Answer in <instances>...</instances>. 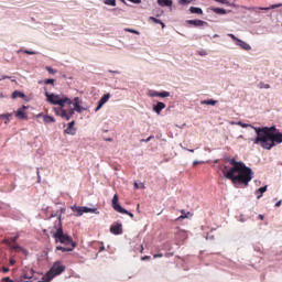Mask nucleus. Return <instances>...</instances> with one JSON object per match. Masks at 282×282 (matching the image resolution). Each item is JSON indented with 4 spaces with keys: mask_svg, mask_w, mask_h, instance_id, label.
Returning a JSON list of instances; mask_svg holds the SVG:
<instances>
[{
    "mask_svg": "<svg viewBox=\"0 0 282 282\" xmlns=\"http://www.w3.org/2000/svg\"><path fill=\"white\" fill-rule=\"evenodd\" d=\"M44 85H54V79H45Z\"/></svg>",
    "mask_w": 282,
    "mask_h": 282,
    "instance_id": "obj_45",
    "label": "nucleus"
},
{
    "mask_svg": "<svg viewBox=\"0 0 282 282\" xmlns=\"http://www.w3.org/2000/svg\"><path fill=\"white\" fill-rule=\"evenodd\" d=\"M75 111H77V113H83V111H87V107H74Z\"/></svg>",
    "mask_w": 282,
    "mask_h": 282,
    "instance_id": "obj_35",
    "label": "nucleus"
},
{
    "mask_svg": "<svg viewBox=\"0 0 282 282\" xmlns=\"http://www.w3.org/2000/svg\"><path fill=\"white\" fill-rule=\"evenodd\" d=\"M10 263H11V265H14V263H17V261L14 259H11Z\"/></svg>",
    "mask_w": 282,
    "mask_h": 282,
    "instance_id": "obj_62",
    "label": "nucleus"
},
{
    "mask_svg": "<svg viewBox=\"0 0 282 282\" xmlns=\"http://www.w3.org/2000/svg\"><path fill=\"white\" fill-rule=\"evenodd\" d=\"M84 213H93L94 215H100V212L96 207L84 206Z\"/></svg>",
    "mask_w": 282,
    "mask_h": 282,
    "instance_id": "obj_21",
    "label": "nucleus"
},
{
    "mask_svg": "<svg viewBox=\"0 0 282 282\" xmlns=\"http://www.w3.org/2000/svg\"><path fill=\"white\" fill-rule=\"evenodd\" d=\"M12 78L11 76L8 75H0V80H6Z\"/></svg>",
    "mask_w": 282,
    "mask_h": 282,
    "instance_id": "obj_47",
    "label": "nucleus"
},
{
    "mask_svg": "<svg viewBox=\"0 0 282 282\" xmlns=\"http://www.w3.org/2000/svg\"><path fill=\"white\" fill-rule=\"evenodd\" d=\"M36 173H37V180L39 182H41V171L37 169Z\"/></svg>",
    "mask_w": 282,
    "mask_h": 282,
    "instance_id": "obj_55",
    "label": "nucleus"
},
{
    "mask_svg": "<svg viewBox=\"0 0 282 282\" xmlns=\"http://www.w3.org/2000/svg\"><path fill=\"white\" fill-rule=\"evenodd\" d=\"M227 36H229V39H231L236 45H238V47H241V50H246V52H250V50H252V46H250V44H248V42L236 37L235 34L232 33H228Z\"/></svg>",
    "mask_w": 282,
    "mask_h": 282,
    "instance_id": "obj_8",
    "label": "nucleus"
},
{
    "mask_svg": "<svg viewBox=\"0 0 282 282\" xmlns=\"http://www.w3.org/2000/svg\"><path fill=\"white\" fill-rule=\"evenodd\" d=\"M237 124L239 127H242V129H248V127H250L251 129H253V131H254V129H262V127H254V126H252L250 123H243L241 121H238Z\"/></svg>",
    "mask_w": 282,
    "mask_h": 282,
    "instance_id": "obj_24",
    "label": "nucleus"
},
{
    "mask_svg": "<svg viewBox=\"0 0 282 282\" xmlns=\"http://www.w3.org/2000/svg\"><path fill=\"white\" fill-rule=\"evenodd\" d=\"M12 98H23L25 100H28V97L25 96V94H23L22 91L15 90L12 93Z\"/></svg>",
    "mask_w": 282,
    "mask_h": 282,
    "instance_id": "obj_27",
    "label": "nucleus"
},
{
    "mask_svg": "<svg viewBox=\"0 0 282 282\" xmlns=\"http://www.w3.org/2000/svg\"><path fill=\"white\" fill-rule=\"evenodd\" d=\"M22 52H23L24 54H29V55H31V56H34V55L37 54L35 51H29V50H23Z\"/></svg>",
    "mask_w": 282,
    "mask_h": 282,
    "instance_id": "obj_41",
    "label": "nucleus"
},
{
    "mask_svg": "<svg viewBox=\"0 0 282 282\" xmlns=\"http://www.w3.org/2000/svg\"><path fill=\"white\" fill-rule=\"evenodd\" d=\"M109 12H112L115 17H122V14H124V9L113 8L109 9Z\"/></svg>",
    "mask_w": 282,
    "mask_h": 282,
    "instance_id": "obj_19",
    "label": "nucleus"
},
{
    "mask_svg": "<svg viewBox=\"0 0 282 282\" xmlns=\"http://www.w3.org/2000/svg\"><path fill=\"white\" fill-rule=\"evenodd\" d=\"M217 102L218 101L215 99H204V100H200L198 105H208V106L215 107Z\"/></svg>",
    "mask_w": 282,
    "mask_h": 282,
    "instance_id": "obj_20",
    "label": "nucleus"
},
{
    "mask_svg": "<svg viewBox=\"0 0 282 282\" xmlns=\"http://www.w3.org/2000/svg\"><path fill=\"white\" fill-rule=\"evenodd\" d=\"M155 107H166V105L162 101H159L158 105H155Z\"/></svg>",
    "mask_w": 282,
    "mask_h": 282,
    "instance_id": "obj_51",
    "label": "nucleus"
},
{
    "mask_svg": "<svg viewBox=\"0 0 282 282\" xmlns=\"http://www.w3.org/2000/svg\"><path fill=\"white\" fill-rule=\"evenodd\" d=\"M216 1L217 3H221V6H230V1L228 0H214Z\"/></svg>",
    "mask_w": 282,
    "mask_h": 282,
    "instance_id": "obj_38",
    "label": "nucleus"
},
{
    "mask_svg": "<svg viewBox=\"0 0 282 282\" xmlns=\"http://www.w3.org/2000/svg\"><path fill=\"white\" fill-rule=\"evenodd\" d=\"M260 88H261V89H270V86H269V84H263V83H261V84H260Z\"/></svg>",
    "mask_w": 282,
    "mask_h": 282,
    "instance_id": "obj_46",
    "label": "nucleus"
},
{
    "mask_svg": "<svg viewBox=\"0 0 282 282\" xmlns=\"http://www.w3.org/2000/svg\"><path fill=\"white\" fill-rule=\"evenodd\" d=\"M105 6H111V8H116L117 1L116 0H104Z\"/></svg>",
    "mask_w": 282,
    "mask_h": 282,
    "instance_id": "obj_30",
    "label": "nucleus"
},
{
    "mask_svg": "<svg viewBox=\"0 0 282 282\" xmlns=\"http://www.w3.org/2000/svg\"><path fill=\"white\" fill-rule=\"evenodd\" d=\"M256 252H261V247H254Z\"/></svg>",
    "mask_w": 282,
    "mask_h": 282,
    "instance_id": "obj_56",
    "label": "nucleus"
},
{
    "mask_svg": "<svg viewBox=\"0 0 282 282\" xmlns=\"http://www.w3.org/2000/svg\"><path fill=\"white\" fill-rule=\"evenodd\" d=\"M281 3L278 4H271L270 7H241V10H247L243 12V14H247L245 19L251 23V25H254L257 23H261L263 21V13L262 11L268 12L269 10H276V8H281Z\"/></svg>",
    "mask_w": 282,
    "mask_h": 282,
    "instance_id": "obj_3",
    "label": "nucleus"
},
{
    "mask_svg": "<svg viewBox=\"0 0 282 282\" xmlns=\"http://www.w3.org/2000/svg\"><path fill=\"white\" fill-rule=\"evenodd\" d=\"M19 235H15L14 237L10 239H3L2 242L6 243V246H12V243L17 242V240L19 239Z\"/></svg>",
    "mask_w": 282,
    "mask_h": 282,
    "instance_id": "obj_23",
    "label": "nucleus"
},
{
    "mask_svg": "<svg viewBox=\"0 0 282 282\" xmlns=\"http://www.w3.org/2000/svg\"><path fill=\"white\" fill-rule=\"evenodd\" d=\"M162 109H164V107H153L152 110L158 113V116H160V113H162Z\"/></svg>",
    "mask_w": 282,
    "mask_h": 282,
    "instance_id": "obj_36",
    "label": "nucleus"
},
{
    "mask_svg": "<svg viewBox=\"0 0 282 282\" xmlns=\"http://www.w3.org/2000/svg\"><path fill=\"white\" fill-rule=\"evenodd\" d=\"M279 206H281V200H278V202L275 203V207L279 208Z\"/></svg>",
    "mask_w": 282,
    "mask_h": 282,
    "instance_id": "obj_59",
    "label": "nucleus"
},
{
    "mask_svg": "<svg viewBox=\"0 0 282 282\" xmlns=\"http://www.w3.org/2000/svg\"><path fill=\"white\" fill-rule=\"evenodd\" d=\"M76 124V121H70L67 124V128L65 129V133H67V135H76V128H74V126Z\"/></svg>",
    "mask_w": 282,
    "mask_h": 282,
    "instance_id": "obj_14",
    "label": "nucleus"
},
{
    "mask_svg": "<svg viewBox=\"0 0 282 282\" xmlns=\"http://www.w3.org/2000/svg\"><path fill=\"white\" fill-rule=\"evenodd\" d=\"M232 166L228 170L225 165L223 175L225 180H230L234 186H248L254 180V172L252 167L246 165L242 161H237L235 158L227 159Z\"/></svg>",
    "mask_w": 282,
    "mask_h": 282,
    "instance_id": "obj_1",
    "label": "nucleus"
},
{
    "mask_svg": "<svg viewBox=\"0 0 282 282\" xmlns=\"http://www.w3.org/2000/svg\"><path fill=\"white\" fill-rule=\"evenodd\" d=\"M159 95H160V91L158 90H152V89L148 90V96H150V98L159 97Z\"/></svg>",
    "mask_w": 282,
    "mask_h": 282,
    "instance_id": "obj_28",
    "label": "nucleus"
},
{
    "mask_svg": "<svg viewBox=\"0 0 282 282\" xmlns=\"http://www.w3.org/2000/svg\"><path fill=\"white\" fill-rule=\"evenodd\" d=\"M149 259H151V256H144L141 258L142 261H149Z\"/></svg>",
    "mask_w": 282,
    "mask_h": 282,
    "instance_id": "obj_53",
    "label": "nucleus"
},
{
    "mask_svg": "<svg viewBox=\"0 0 282 282\" xmlns=\"http://www.w3.org/2000/svg\"><path fill=\"white\" fill-rule=\"evenodd\" d=\"M159 25H161L163 30L166 28V24H164V22H162V21H161V23H159Z\"/></svg>",
    "mask_w": 282,
    "mask_h": 282,
    "instance_id": "obj_58",
    "label": "nucleus"
},
{
    "mask_svg": "<svg viewBox=\"0 0 282 282\" xmlns=\"http://www.w3.org/2000/svg\"><path fill=\"white\" fill-rule=\"evenodd\" d=\"M198 56H208V52L206 50L197 51Z\"/></svg>",
    "mask_w": 282,
    "mask_h": 282,
    "instance_id": "obj_40",
    "label": "nucleus"
},
{
    "mask_svg": "<svg viewBox=\"0 0 282 282\" xmlns=\"http://www.w3.org/2000/svg\"><path fill=\"white\" fill-rule=\"evenodd\" d=\"M165 257H173V252L165 253Z\"/></svg>",
    "mask_w": 282,
    "mask_h": 282,
    "instance_id": "obj_61",
    "label": "nucleus"
},
{
    "mask_svg": "<svg viewBox=\"0 0 282 282\" xmlns=\"http://www.w3.org/2000/svg\"><path fill=\"white\" fill-rule=\"evenodd\" d=\"M54 109H55L56 113H59V116L62 118H66V120H70L72 116H74V112L76 111V109H74V108H70L69 112H67V110L63 109V107H57Z\"/></svg>",
    "mask_w": 282,
    "mask_h": 282,
    "instance_id": "obj_9",
    "label": "nucleus"
},
{
    "mask_svg": "<svg viewBox=\"0 0 282 282\" xmlns=\"http://www.w3.org/2000/svg\"><path fill=\"white\" fill-rule=\"evenodd\" d=\"M227 7L228 8H236V9L247 8V6H240V4L235 3V0H234V2H229V4H227Z\"/></svg>",
    "mask_w": 282,
    "mask_h": 282,
    "instance_id": "obj_31",
    "label": "nucleus"
},
{
    "mask_svg": "<svg viewBox=\"0 0 282 282\" xmlns=\"http://www.w3.org/2000/svg\"><path fill=\"white\" fill-rule=\"evenodd\" d=\"M187 25H194V28H203V25H208V22L204 20H186Z\"/></svg>",
    "mask_w": 282,
    "mask_h": 282,
    "instance_id": "obj_12",
    "label": "nucleus"
},
{
    "mask_svg": "<svg viewBox=\"0 0 282 282\" xmlns=\"http://www.w3.org/2000/svg\"><path fill=\"white\" fill-rule=\"evenodd\" d=\"M150 21H153V23L160 24L162 23V20L155 18V17H150Z\"/></svg>",
    "mask_w": 282,
    "mask_h": 282,
    "instance_id": "obj_42",
    "label": "nucleus"
},
{
    "mask_svg": "<svg viewBox=\"0 0 282 282\" xmlns=\"http://www.w3.org/2000/svg\"><path fill=\"white\" fill-rule=\"evenodd\" d=\"M11 248V250H21L22 252H24V254H28V251H25V249H23V247L15 245V246H9Z\"/></svg>",
    "mask_w": 282,
    "mask_h": 282,
    "instance_id": "obj_29",
    "label": "nucleus"
},
{
    "mask_svg": "<svg viewBox=\"0 0 282 282\" xmlns=\"http://www.w3.org/2000/svg\"><path fill=\"white\" fill-rule=\"evenodd\" d=\"M162 257H164V253H155V254L153 256L154 259H160V258H162Z\"/></svg>",
    "mask_w": 282,
    "mask_h": 282,
    "instance_id": "obj_48",
    "label": "nucleus"
},
{
    "mask_svg": "<svg viewBox=\"0 0 282 282\" xmlns=\"http://www.w3.org/2000/svg\"><path fill=\"white\" fill-rule=\"evenodd\" d=\"M182 216H180L177 219H188V215L184 213V209L182 210Z\"/></svg>",
    "mask_w": 282,
    "mask_h": 282,
    "instance_id": "obj_44",
    "label": "nucleus"
},
{
    "mask_svg": "<svg viewBox=\"0 0 282 282\" xmlns=\"http://www.w3.org/2000/svg\"><path fill=\"white\" fill-rule=\"evenodd\" d=\"M65 270V264L61 261H56L53 263L52 268L48 270V272L42 276L41 280L35 278V282H50L56 279V276L63 274V271Z\"/></svg>",
    "mask_w": 282,
    "mask_h": 282,
    "instance_id": "obj_6",
    "label": "nucleus"
},
{
    "mask_svg": "<svg viewBox=\"0 0 282 282\" xmlns=\"http://www.w3.org/2000/svg\"><path fill=\"white\" fill-rule=\"evenodd\" d=\"M169 96H171V93L166 90L159 93V98H169Z\"/></svg>",
    "mask_w": 282,
    "mask_h": 282,
    "instance_id": "obj_33",
    "label": "nucleus"
},
{
    "mask_svg": "<svg viewBox=\"0 0 282 282\" xmlns=\"http://www.w3.org/2000/svg\"><path fill=\"white\" fill-rule=\"evenodd\" d=\"M109 98H111V94H109V93L105 94L99 99L97 107H104L105 105H107V102H109Z\"/></svg>",
    "mask_w": 282,
    "mask_h": 282,
    "instance_id": "obj_16",
    "label": "nucleus"
},
{
    "mask_svg": "<svg viewBox=\"0 0 282 282\" xmlns=\"http://www.w3.org/2000/svg\"><path fill=\"white\" fill-rule=\"evenodd\" d=\"M259 219L263 220L265 219V216H263L262 214L259 215Z\"/></svg>",
    "mask_w": 282,
    "mask_h": 282,
    "instance_id": "obj_63",
    "label": "nucleus"
},
{
    "mask_svg": "<svg viewBox=\"0 0 282 282\" xmlns=\"http://www.w3.org/2000/svg\"><path fill=\"white\" fill-rule=\"evenodd\" d=\"M10 118H12V113H2L0 115V120H10Z\"/></svg>",
    "mask_w": 282,
    "mask_h": 282,
    "instance_id": "obj_32",
    "label": "nucleus"
},
{
    "mask_svg": "<svg viewBox=\"0 0 282 282\" xmlns=\"http://www.w3.org/2000/svg\"><path fill=\"white\" fill-rule=\"evenodd\" d=\"M268 191V185H264L262 187H259L256 191V194L259 193V195L257 196V199H261V197H263V193H265Z\"/></svg>",
    "mask_w": 282,
    "mask_h": 282,
    "instance_id": "obj_22",
    "label": "nucleus"
},
{
    "mask_svg": "<svg viewBox=\"0 0 282 282\" xmlns=\"http://www.w3.org/2000/svg\"><path fill=\"white\" fill-rule=\"evenodd\" d=\"M159 25H161L163 30L166 28V24H164V22H162V21H161V23H159Z\"/></svg>",
    "mask_w": 282,
    "mask_h": 282,
    "instance_id": "obj_57",
    "label": "nucleus"
},
{
    "mask_svg": "<svg viewBox=\"0 0 282 282\" xmlns=\"http://www.w3.org/2000/svg\"><path fill=\"white\" fill-rule=\"evenodd\" d=\"M106 142H113V138H107Z\"/></svg>",
    "mask_w": 282,
    "mask_h": 282,
    "instance_id": "obj_60",
    "label": "nucleus"
},
{
    "mask_svg": "<svg viewBox=\"0 0 282 282\" xmlns=\"http://www.w3.org/2000/svg\"><path fill=\"white\" fill-rule=\"evenodd\" d=\"M54 228L56 231H51V235L55 239L56 243H58L59 241V243H62L63 246H70V248H76V243L74 242L72 236L63 231V221L61 220V216L58 220L54 223Z\"/></svg>",
    "mask_w": 282,
    "mask_h": 282,
    "instance_id": "obj_4",
    "label": "nucleus"
},
{
    "mask_svg": "<svg viewBox=\"0 0 282 282\" xmlns=\"http://www.w3.org/2000/svg\"><path fill=\"white\" fill-rule=\"evenodd\" d=\"M206 239H207V240L210 239V240L213 241V240H215V236H213V235H210V234H207Z\"/></svg>",
    "mask_w": 282,
    "mask_h": 282,
    "instance_id": "obj_49",
    "label": "nucleus"
},
{
    "mask_svg": "<svg viewBox=\"0 0 282 282\" xmlns=\"http://www.w3.org/2000/svg\"><path fill=\"white\" fill-rule=\"evenodd\" d=\"M56 250H59V252H74V247L57 246Z\"/></svg>",
    "mask_w": 282,
    "mask_h": 282,
    "instance_id": "obj_26",
    "label": "nucleus"
},
{
    "mask_svg": "<svg viewBox=\"0 0 282 282\" xmlns=\"http://www.w3.org/2000/svg\"><path fill=\"white\" fill-rule=\"evenodd\" d=\"M70 210H73V213H76L75 217H83V215H85L84 206L80 207L77 205H72Z\"/></svg>",
    "mask_w": 282,
    "mask_h": 282,
    "instance_id": "obj_13",
    "label": "nucleus"
},
{
    "mask_svg": "<svg viewBox=\"0 0 282 282\" xmlns=\"http://www.w3.org/2000/svg\"><path fill=\"white\" fill-rule=\"evenodd\" d=\"M110 232L111 235H122L123 230H122V223L117 221L115 225L110 226Z\"/></svg>",
    "mask_w": 282,
    "mask_h": 282,
    "instance_id": "obj_10",
    "label": "nucleus"
},
{
    "mask_svg": "<svg viewBox=\"0 0 282 282\" xmlns=\"http://www.w3.org/2000/svg\"><path fill=\"white\" fill-rule=\"evenodd\" d=\"M257 137L251 139L253 144H259L261 149L270 151L276 144L282 143V132L276 131V126L254 128Z\"/></svg>",
    "mask_w": 282,
    "mask_h": 282,
    "instance_id": "obj_2",
    "label": "nucleus"
},
{
    "mask_svg": "<svg viewBox=\"0 0 282 282\" xmlns=\"http://www.w3.org/2000/svg\"><path fill=\"white\" fill-rule=\"evenodd\" d=\"M112 208L117 213H120L121 215H129L133 219V213L129 212L124 207L120 206V203L118 202V194H115L112 197Z\"/></svg>",
    "mask_w": 282,
    "mask_h": 282,
    "instance_id": "obj_7",
    "label": "nucleus"
},
{
    "mask_svg": "<svg viewBox=\"0 0 282 282\" xmlns=\"http://www.w3.org/2000/svg\"><path fill=\"white\" fill-rule=\"evenodd\" d=\"M45 96L51 105H58V107H65V105H69V107H80V105H83L78 97L72 99L63 95L50 94L47 91Z\"/></svg>",
    "mask_w": 282,
    "mask_h": 282,
    "instance_id": "obj_5",
    "label": "nucleus"
},
{
    "mask_svg": "<svg viewBox=\"0 0 282 282\" xmlns=\"http://www.w3.org/2000/svg\"><path fill=\"white\" fill-rule=\"evenodd\" d=\"M210 10L215 14H230V13H232V10H226V9H221V8H217V7H212Z\"/></svg>",
    "mask_w": 282,
    "mask_h": 282,
    "instance_id": "obj_15",
    "label": "nucleus"
},
{
    "mask_svg": "<svg viewBox=\"0 0 282 282\" xmlns=\"http://www.w3.org/2000/svg\"><path fill=\"white\" fill-rule=\"evenodd\" d=\"M25 109H28V107L20 108V110H18V112L15 115L17 118H19L20 120H28V115H25V111H23Z\"/></svg>",
    "mask_w": 282,
    "mask_h": 282,
    "instance_id": "obj_18",
    "label": "nucleus"
},
{
    "mask_svg": "<svg viewBox=\"0 0 282 282\" xmlns=\"http://www.w3.org/2000/svg\"><path fill=\"white\" fill-rule=\"evenodd\" d=\"M189 12L191 14H204V10H202V8L198 7H191Z\"/></svg>",
    "mask_w": 282,
    "mask_h": 282,
    "instance_id": "obj_25",
    "label": "nucleus"
},
{
    "mask_svg": "<svg viewBox=\"0 0 282 282\" xmlns=\"http://www.w3.org/2000/svg\"><path fill=\"white\" fill-rule=\"evenodd\" d=\"M134 188H140V185H138V182H134Z\"/></svg>",
    "mask_w": 282,
    "mask_h": 282,
    "instance_id": "obj_64",
    "label": "nucleus"
},
{
    "mask_svg": "<svg viewBox=\"0 0 282 282\" xmlns=\"http://www.w3.org/2000/svg\"><path fill=\"white\" fill-rule=\"evenodd\" d=\"M178 6H191V1L188 0H177Z\"/></svg>",
    "mask_w": 282,
    "mask_h": 282,
    "instance_id": "obj_34",
    "label": "nucleus"
},
{
    "mask_svg": "<svg viewBox=\"0 0 282 282\" xmlns=\"http://www.w3.org/2000/svg\"><path fill=\"white\" fill-rule=\"evenodd\" d=\"M128 1H130V3H142V0H128Z\"/></svg>",
    "mask_w": 282,
    "mask_h": 282,
    "instance_id": "obj_52",
    "label": "nucleus"
},
{
    "mask_svg": "<svg viewBox=\"0 0 282 282\" xmlns=\"http://www.w3.org/2000/svg\"><path fill=\"white\" fill-rule=\"evenodd\" d=\"M36 118L43 119L44 124H51V122H56V119L53 116L44 115L43 112H40L36 115Z\"/></svg>",
    "mask_w": 282,
    "mask_h": 282,
    "instance_id": "obj_11",
    "label": "nucleus"
},
{
    "mask_svg": "<svg viewBox=\"0 0 282 282\" xmlns=\"http://www.w3.org/2000/svg\"><path fill=\"white\" fill-rule=\"evenodd\" d=\"M155 138L154 135H150L148 139H141L140 142H151Z\"/></svg>",
    "mask_w": 282,
    "mask_h": 282,
    "instance_id": "obj_43",
    "label": "nucleus"
},
{
    "mask_svg": "<svg viewBox=\"0 0 282 282\" xmlns=\"http://www.w3.org/2000/svg\"><path fill=\"white\" fill-rule=\"evenodd\" d=\"M156 3L161 8H173V0H156Z\"/></svg>",
    "mask_w": 282,
    "mask_h": 282,
    "instance_id": "obj_17",
    "label": "nucleus"
},
{
    "mask_svg": "<svg viewBox=\"0 0 282 282\" xmlns=\"http://www.w3.org/2000/svg\"><path fill=\"white\" fill-rule=\"evenodd\" d=\"M46 72H48V74H57L58 70L52 68L51 66H46Z\"/></svg>",
    "mask_w": 282,
    "mask_h": 282,
    "instance_id": "obj_39",
    "label": "nucleus"
},
{
    "mask_svg": "<svg viewBox=\"0 0 282 282\" xmlns=\"http://www.w3.org/2000/svg\"><path fill=\"white\" fill-rule=\"evenodd\" d=\"M124 32H130L131 34H138V35H140V31L134 30V29H124Z\"/></svg>",
    "mask_w": 282,
    "mask_h": 282,
    "instance_id": "obj_37",
    "label": "nucleus"
},
{
    "mask_svg": "<svg viewBox=\"0 0 282 282\" xmlns=\"http://www.w3.org/2000/svg\"><path fill=\"white\" fill-rule=\"evenodd\" d=\"M239 221H241V224H246V218H243V215H240Z\"/></svg>",
    "mask_w": 282,
    "mask_h": 282,
    "instance_id": "obj_54",
    "label": "nucleus"
},
{
    "mask_svg": "<svg viewBox=\"0 0 282 282\" xmlns=\"http://www.w3.org/2000/svg\"><path fill=\"white\" fill-rule=\"evenodd\" d=\"M197 164H204V161H194L193 166H197Z\"/></svg>",
    "mask_w": 282,
    "mask_h": 282,
    "instance_id": "obj_50",
    "label": "nucleus"
}]
</instances>
